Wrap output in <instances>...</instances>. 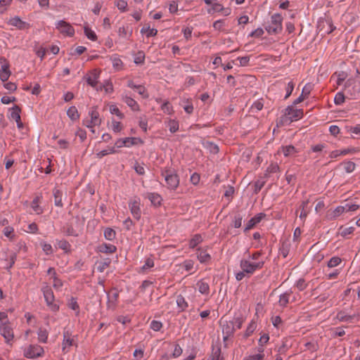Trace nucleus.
I'll return each mask as SVG.
<instances>
[{
    "label": "nucleus",
    "mask_w": 360,
    "mask_h": 360,
    "mask_svg": "<svg viewBox=\"0 0 360 360\" xmlns=\"http://www.w3.org/2000/svg\"><path fill=\"white\" fill-rule=\"evenodd\" d=\"M162 175L165 177L167 186L170 190H176L179 184V178L174 171L165 170Z\"/></svg>",
    "instance_id": "5"
},
{
    "label": "nucleus",
    "mask_w": 360,
    "mask_h": 360,
    "mask_svg": "<svg viewBox=\"0 0 360 360\" xmlns=\"http://www.w3.org/2000/svg\"><path fill=\"white\" fill-rule=\"evenodd\" d=\"M161 110L167 115H172L174 112L172 105L168 101H165L162 103Z\"/></svg>",
    "instance_id": "40"
},
{
    "label": "nucleus",
    "mask_w": 360,
    "mask_h": 360,
    "mask_svg": "<svg viewBox=\"0 0 360 360\" xmlns=\"http://www.w3.org/2000/svg\"><path fill=\"white\" fill-rule=\"evenodd\" d=\"M108 126L109 129H111L115 134L121 132L124 129L123 124L120 122L117 121L115 119L111 120V122L110 123L108 124Z\"/></svg>",
    "instance_id": "26"
},
{
    "label": "nucleus",
    "mask_w": 360,
    "mask_h": 360,
    "mask_svg": "<svg viewBox=\"0 0 360 360\" xmlns=\"http://www.w3.org/2000/svg\"><path fill=\"white\" fill-rule=\"evenodd\" d=\"M336 319L338 320L340 322H348L351 323L352 322V320L354 319L353 316L348 315L345 311H340L336 315Z\"/></svg>",
    "instance_id": "31"
},
{
    "label": "nucleus",
    "mask_w": 360,
    "mask_h": 360,
    "mask_svg": "<svg viewBox=\"0 0 360 360\" xmlns=\"http://www.w3.org/2000/svg\"><path fill=\"white\" fill-rule=\"evenodd\" d=\"M202 237L200 234L194 235L189 241V248L191 249L195 248L198 245L202 242Z\"/></svg>",
    "instance_id": "36"
},
{
    "label": "nucleus",
    "mask_w": 360,
    "mask_h": 360,
    "mask_svg": "<svg viewBox=\"0 0 360 360\" xmlns=\"http://www.w3.org/2000/svg\"><path fill=\"white\" fill-rule=\"evenodd\" d=\"M176 304L181 310H184L188 307V303L181 295L177 296Z\"/></svg>",
    "instance_id": "50"
},
{
    "label": "nucleus",
    "mask_w": 360,
    "mask_h": 360,
    "mask_svg": "<svg viewBox=\"0 0 360 360\" xmlns=\"http://www.w3.org/2000/svg\"><path fill=\"white\" fill-rule=\"evenodd\" d=\"M197 258L200 263H207L211 260V256L205 248L197 249Z\"/></svg>",
    "instance_id": "16"
},
{
    "label": "nucleus",
    "mask_w": 360,
    "mask_h": 360,
    "mask_svg": "<svg viewBox=\"0 0 360 360\" xmlns=\"http://www.w3.org/2000/svg\"><path fill=\"white\" fill-rule=\"evenodd\" d=\"M101 122L102 120L96 107L91 108L88 112V117L83 120V124L87 128L100 126Z\"/></svg>",
    "instance_id": "3"
},
{
    "label": "nucleus",
    "mask_w": 360,
    "mask_h": 360,
    "mask_svg": "<svg viewBox=\"0 0 360 360\" xmlns=\"http://www.w3.org/2000/svg\"><path fill=\"white\" fill-rule=\"evenodd\" d=\"M345 334V331L342 328L338 327L332 330V336L333 338L341 337Z\"/></svg>",
    "instance_id": "56"
},
{
    "label": "nucleus",
    "mask_w": 360,
    "mask_h": 360,
    "mask_svg": "<svg viewBox=\"0 0 360 360\" xmlns=\"http://www.w3.org/2000/svg\"><path fill=\"white\" fill-rule=\"evenodd\" d=\"M279 151L282 152L285 157L292 156L298 153V150L291 145L281 147Z\"/></svg>",
    "instance_id": "30"
},
{
    "label": "nucleus",
    "mask_w": 360,
    "mask_h": 360,
    "mask_svg": "<svg viewBox=\"0 0 360 360\" xmlns=\"http://www.w3.org/2000/svg\"><path fill=\"white\" fill-rule=\"evenodd\" d=\"M264 103L262 101H257L253 103L251 106V111L252 112H257L263 108Z\"/></svg>",
    "instance_id": "52"
},
{
    "label": "nucleus",
    "mask_w": 360,
    "mask_h": 360,
    "mask_svg": "<svg viewBox=\"0 0 360 360\" xmlns=\"http://www.w3.org/2000/svg\"><path fill=\"white\" fill-rule=\"evenodd\" d=\"M165 124L168 127L171 133H175L179 130V122L174 119H167L165 121Z\"/></svg>",
    "instance_id": "28"
},
{
    "label": "nucleus",
    "mask_w": 360,
    "mask_h": 360,
    "mask_svg": "<svg viewBox=\"0 0 360 360\" xmlns=\"http://www.w3.org/2000/svg\"><path fill=\"white\" fill-rule=\"evenodd\" d=\"M354 226H349V227H344L341 226L339 229V233L340 236L343 237H346L347 236L353 233L354 231Z\"/></svg>",
    "instance_id": "42"
},
{
    "label": "nucleus",
    "mask_w": 360,
    "mask_h": 360,
    "mask_svg": "<svg viewBox=\"0 0 360 360\" xmlns=\"http://www.w3.org/2000/svg\"><path fill=\"white\" fill-rule=\"evenodd\" d=\"M262 253L260 251L253 252L247 259L240 261V266L246 274L252 275L256 271L263 268L264 260L262 257Z\"/></svg>",
    "instance_id": "1"
},
{
    "label": "nucleus",
    "mask_w": 360,
    "mask_h": 360,
    "mask_svg": "<svg viewBox=\"0 0 360 360\" xmlns=\"http://www.w3.org/2000/svg\"><path fill=\"white\" fill-rule=\"evenodd\" d=\"M283 18L280 14H274L271 18V22L266 27V30L269 34H277L282 31Z\"/></svg>",
    "instance_id": "4"
},
{
    "label": "nucleus",
    "mask_w": 360,
    "mask_h": 360,
    "mask_svg": "<svg viewBox=\"0 0 360 360\" xmlns=\"http://www.w3.org/2000/svg\"><path fill=\"white\" fill-rule=\"evenodd\" d=\"M56 26L60 33L69 37L73 36L75 33L73 27L68 22L64 20L58 21Z\"/></svg>",
    "instance_id": "11"
},
{
    "label": "nucleus",
    "mask_w": 360,
    "mask_h": 360,
    "mask_svg": "<svg viewBox=\"0 0 360 360\" xmlns=\"http://www.w3.org/2000/svg\"><path fill=\"white\" fill-rule=\"evenodd\" d=\"M122 142L125 147L129 148L134 145L138 144H143V141L138 137H127L123 139V140H120L119 142Z\"/></svg>",
    "instance_id": "20"
},
{
    "label": "nucleus",
    "mask_w": 360,
    "mask_h": 360,
    "mask_svg": "<svg viewBox=\"0 0 360 360\" xmlns=\"http://www.w3.org/2000/svg\"><path fill=\"white\" fill-rule=\"evenodd\" d=\"M150 326L154 331H159L162 327V323L160 321L153 320L151 321Z\"/></svg>",
    "instance_id": "59"
},
{
    "label": "nucleus",
    "mask_w": 360,
    "mask_h": 360,
    "mask_svg": "<svg viewBox=\"0 0 360 360\" xmlns=\"http://www.w3.org/2000/svg\"><path fill=\"white\" fill-rule=\"evenodd\" d=\"M67 115L72 121L78 120L79 118V114L75 106L70 107L67 110Z\"/></svg>",
    "instance_id": "33"
},
{
    "label": "nucleus",
    "mask_w": 360,
    "mask_h": 360,
    "mask_svg": "<svg viewBox=\"0 0 360 360\" xmlns=\"http://www.w3.org/2000/svg\"><path fill=\"white\" fill-rule=\"evenodd\" d=\"M13 0H0V14L4 13L11 5Z\"/></svg>",
    "instance_id": "51"
},
{
    "label": "nucleus",
    "mask_w": 360,
    "mask_h": 360,
    "mask_svg": "<svg viewBox=\"0 0 360 360\" xmlns=\"http://www.w3.org/2000/svg\"><path fill=\"white\" fill-rule=\"evenodd\" d=\"M115 6L121 12H125L127 10V1L126 0H117L115 1Z\"/></svg>",
    "instance_id": "47"
},
{
    "label": "nucleus",
    "mask_w": 360,
    "mask_h": 360,
    "mask_svg": "<svg viewBox=\"0 0 360 360\" xmlns=\"http://www.w3.org/2000/svg\"><path fill=\"white\" fill-rule=\"evenodd\" d=\"M98 250L100 252L112 254L115 252L117 250L116 247L111 244H102L98 247Z\"/></svg>",
    "instance_id": "29"
},
{
    "label": "nucleus",
    "mask_w": 360,
    "mask_h": 360,
    "mask_svg": "<svg viewBox=\"0 0 360 360\" xmlns=\"http://www.w3.org/2000/svg\"><path fill=\"white\" fill-rule=\"evenodd\" d=\"M141 200L138 197H134L129 202V207L132 216L137 220L141 218V212L140 208Z\"/></svg>",
    "instance_id": "10"
},
{
    "label": "nucleus",
    "mask_w": 360,
    "mask_h": 360,
    "mask_svg": "<svg viewBox=\"0 0 360 360\" xmlns=\"http://www.w3.org/2000/svg\"><path fill=\"white\" fill-rule=\"evenodd\" d=\"M195 288L201 293L202 295L208 297L210 295V285L205 281V279H201L196 283Z\"/></svg>",
    "instance_id": "15"
},
{
    "label": "nucleus",
    "mask_w": 360,
    "mask_h": 360,
    "mask_svg": "<svg viewBox=\"0 0 360 360\" xmlns=\"http://www.w3.org/2000/svg\"><path fill=\"white\" fill-rule=\"evenodd\" d=\"M117 153L115 146H108L106 149L99 151L96 153L98 158H102L104 156L110 154H115Z\"/></svg>",
    "instance_id": "34"
},
{
    "label": "nucleus",
    "mask_w": 360,
    "mask_h": 360,
    "mask_svg": "<svg viewBox=\"0 0 360 360\" xmlns=\"http://www.w3.org/2000/svg\"><path fill=\"white\" fill-rule=\"evenodd\" d=\"M118 34L121 37H127V36H131V30L129 31L128 27H120L118 30Z\"/></svg>",
    "instance_id": "57"
},
{
    "label": "nucleus",
    "mask_w": 360,
    "mask_h": 360,
    "mask_svg": "<svg viewBox=\"0 0 360 360\" xmlns=\"http://www.w3.org/2000/svg\"><path fill=\"white\" fill-rule=\"evenodd\" d=\"M42 292L44 294V297L45 301L46 302L47 306L52 311H57L59 309V305L54 302V295L52 290L48 285H46L42 288Z\"/></svg>",
    "instance_id": "6"
},
{
    "label": "nucleus",
    "mask_w": 360,
    "mask_h": 360,
    "mask_svg": "<svg viewBox=\"0 0 360 360\" xmlns=\"http://www.w3.org/2000/svg\"><path fill=\"white\" fill-rule=\"evenodd\" d=\"M115 231L110 228L104 230V236L108 240H112L115 238Z\"/></svg>",
    "instance_id": "49"
},
{
    "label": "nucleus",
    "mask_w": 360,
    "mask_h": 360,
    "mask_svg": "<svg viewBox=\"0 0 360 360\" xmlns=\"http://www.w3.org/2000/svg\"><path fill=\"white\" fill-rule=\"evenodd\" d=\"M3 232L6 237L8 238L11 240L13 239L15 235H14V229L13 227L6 226L4 229Z\"/></svg>",
    "instance_id": "54"
},
{
    "label": "nucleus",
    "mask_w": 360,
    "mask_h": 360,
    "mask_svg": "<svg viewBox=\"0 0 360 360\" xmlns=\"http://www.w3.org/2000/svg\"><path fill=\"white\" fill-rule=\"evenodd\" d=\"M7 24L15 27L18 30H25L29 28L30 25L25 21H22L18 16L11 18Z\"/></svg>",
    "instance_id": "13"
},
{
    "label": "nucleus",
    "mask_w": 360,
    "mask_h": 360,
    "mask_svg": "<svg viewBox=\"0 0 360 360\" xmlns=\"http://www.w3.org/2000/svg\"><path fill=\"white\" fill-rule=\"evenodd\" d=\"M345 101V94L342 92V91H340V92H338L335 96V98H334V103L335 105H342Z\"/></svg>",
    "instance_id": "45"
},
{
    "label": "nucleus",
    "mask_w": 360,
    "mask_h": 360,
    "mask_svg": "<svg viewBox=\"0 0 360 360\" xmlns=\"http://www.w3.org/2000/svg\"><path fill=\"white\" fill-rule=\"evenodd\" d=\"M20 109L18 106L15 105L11 110V118L15 121L18 129L23 127V124L20 119Z\"/></svg>",
    "instance_id": "17"
},
{
    "label": "nucleus",
    "mask_w": 360,
    "mask_h": 360,
    "mask_svg": "<svg viewBox=\"0 0 360 360\" xmlns=\"http://www.w3.org/2000/svg\"><path fill=\"white\" fill-rule=\"evenodd\" d=\"M359 205L354 203H345L337 207L333 212V218H336L345 212H355L359 210Z\"/></svg>",
    "instance_id": "8"
},
{
    "label": "nucleus",
    "mask_w": 360,
    "mask_h": 360,
    "mask_svg": "<svg viewBox=\"0 0 360 360\" xmlns=\"http://www.w3.org/2000/svg\"><path fill=\"white\" fill-rule=\"evenodd\" d=\"M38 340L40 342L46 343L47 342L49 332L46 329L40 328L37 331Z\"/></svg>",
    "instance_id": "35"
},
{
    "label": "nucleus",
    "mask_w": 360,
    "mask_h": 360,
    "mask_svg": "<svg viewBox=\"0 0 360 360\" xmlns=\"http://www.w3.org/2000/svg\"><path fill=\"white\" fill-rule=\"evenodd\" d=\"M290 293L291 292H286L280 296L278 302L281 306L285 307L288 304L289 302Z\"/></svg>",
    "instance_id": "41"
},
{
    "label": "nucleus",
    "mask_w": 360,
    "mask_h": 360,
    "mask_svg": "<svg viewBox=\"0 0 360 360\" xmlns=\"http://www.w3.org/2000/svg\"><path fill=\"white\" fill-rule=\"evenodd\" d=\"M41 248L43 251L46 253V255H51L53 252L52 246L50 244L43 243H41Z\"/></svg>",
    "instance_id": "61"
},
{
    "label": "nucleus",
    "mask_w": 360,
    "mask_h": 360,
    "mask_svg": "<svg viewBox=\"0 0 360 360\" xmlns=\"http://www.w3.org/2000/svg\"><path fill=\"white\" fill-rule=\"evenodd\" d=\"M118 298V292L117 291H112L108 294L109 302L115 304Z\"/></svg>",
    "instance_id": "63"
},
{
    "label": "nucleus",
    "mask_w": 360,
    "mask_h": 360,
    "mask_svg": "<svg viewBox=\"0 0 360 360\" xmlns=\"http://www.w3.org/2000/svg\"><path fill=\"white\" fill-rule=\"evenodd\" d=\"M145 197L148 198L154 206L160 205L162 200L161 195L157 193H147Z\"/></svg>",
    "instance_id": "23"
},
{
    "label": "nucleus",
    "mask_w": 360,
    "mask_h": 360,
    "mask_svg": "<svg viewBox=\"0 0 360 360\" xmlns=\"http://www.w3.org/2000/svg\"><path fill=\"white\" fill-rule=\"evenodd\" d=\"M224 10V7L221 4L214 2L213 5L212 6V8L209 9L207 11L209 13H211L212 12H221Z\"/></svg>",
    "instance_id": "55"
},
{
    "label": "nucleus",
    "mask_w": 360,
    "mask_h": 360,
    "mask_svg": "<svg viewBox=\"0 0 360 360\" xmlns=\"http://www.w3.org/2000/svg\"><path fill=\"white\" fill-rule=\"evenodd\" d=\"M264 356L263 354H252L245 357L244 360H263Z\"/></svg>",
    "instance_id": "64"
},
{
    "label": "nucleus",
    "mask_w": 360,
    "mask_h": 360,
    "mask_svg": "<svg viewBox=\"0 0 360 360\" xmlns=\"http://www.w3.org/2000/svg\"><path fill=\"white\" fill-rule=\"evenodd\" d=\"M179 104L187 114L193 113L194 108L191 98L183 97Z\"/></svg>",
    "instance_id": "19"
},
{
    "label": "nucleus",
    "mask_w": 360,
    "mask_h": 360,
    "mask_svg": "<svg viewBox=\"0 0 360 360\" xmlns=\"http://www.w3.org/2000/svg\"><path fill=\"white\" fill-rule=\"evenodd\" d=\"M1 60H3V63L0 70V79L2 82H6L11 75L9 70L10 66L6 59L1 58Z\"/></svg>",
    "instance_id": "14"
},
{
    "label": "nucleus",
    "mask_w": 360,
    "mask_h": 360,
    "mask_svg": "<svg viewBox=\"0 0 360 360\" xmlns=\"http://www.w3.org/2000/svg\"><path fill=\"white\" fill-rule=\"evenodd\" d=\"M84 34L86 37L91 41H96L97 39L95 32L87 26L84 27Z\"/></svg>",
    "instance_id": "44"
},
{
    "label": "nucleus",
    "mask_w": 360,
    "mask_h": 360,
    "mask_svg": "<svg viewBox=\"0 0 360 360\" xmlns=\"http://www.w3.org/2000/svg\"><path fill=\"white\" fill-rule=\"evenodd\" d=\"M57 245L59 248L68 252L70 250V245L66 240H59L57 243Z\"/></svg>",
    "instance_id": "60"
},
{
    "label": "nucleus",
    "mask_w": 360,
    "mask_h": 360,
    "mask_svg": "<svg viewBox=\"0 0 360 360\" xmlns=\"http://www.w3.org/2000/svg\"><path fill=\"white\" fill-rule=\"evenodd\" d=\"M256 328H257L256 322L254 320H252L245 330V336L249 337L250 335H251L253 333V332L255 330Z\"/></svg>",
    "instance_id": "46"
},
{
    "label": "nucleus",
    "mask_w": 360,
    "mask_h": 360,
    "mask_svg": "<svg viewBox=\"0 0 360 360\" xmlns=\"http://www.w3.org/2000/svg\"><path fill=\"white\" fill-rule=\"evenodd\" d=\"M100 89L102 90V89H104V91L107 93V94H110V93H112V91H113V87H112V84L110 82H106L105 84H104L103 86H100Z\"/></svg>",
    "instance_id": "62"
},
{
    "label": "nucleus",
    "mask_w": 360,
    "mask_h": 360,
    "mask_svg": "<svg viewBox=\"0 0 360 360\" xmlns=\"http://www.w3.org/2000/svg\"><path fill=\"white\" fill-rule=\"evenodd\" d=\"M74 345V338L71 336L68 331L63 333V351L68 352V349Z\"/></svg>",
    "instance_id": "18"
},
{
    "label": "nucleus",
    "mask_w": 360,
    "mask_h": 360,
    "mask_svg": "<svg viewBox=\"0 0 360 360\" xmlns=\"http://www.w3.org/2000/svg\"><path fill=\"white\" fill-rule=\"evenodd\" d=\"M308 203V200L303 201L300 207L302 210L300 215V218L303 221L305 220L308 213L309 212V210L307 208Z\"/></svg>",
    "instance_id": "39"
},
{
    "label": "nucleus",
    "mask_w": 360,
    "mask_h": 360,
    "mask_svg": "<svg viewBox=\"0 0 360 360\" xmlns=\"http://www.w3.org/2000/svg\"><path fill=\"white\" fill-rule=\"evenodd\" d=\"M141 33L146 34L147 37H154L158 34V30L154 28H150L149 26H144L141 30Z\"/></svg>",
    "instance_id": "37"
},
{
    "label": "nucleus",
    "mask_w": 360,
    "mask_h": 360,
    "mask_svg": "<svg viewBox=\"0 0 360 360\" xmlns=\"http://www.w3.org/2000/svg\"><path fill=\"white\" fill-rule=\"evenodd\" d=\"M303 116V110L302 109H296L293 107H288L285 110L283 116L281 118V122L284 124H288L293 121L300 120Z\"/></svg>",
    "instance_id": "2"
},
{
    "label": "nucleus",
    "mask_w": 360,
    "mask_h": 360,
    "mask_svg": "<svg viewBox=\"0 0 360 360\" xmlns=\"http://www.w3.org/2000/svg\"><path fill=\"white\" fill-rule=\"evenodd\" d=\"M351 86L352 84L349 81L346 82L345 84V89L347 90V94L349 96V98L356 99L359 91L356 89L355 86H352V89H350L349 87H351Z\"/></svg>",
    "instance_id": "25"
},
{
    "label": "nucleus",
    "mask_w": 360,
    "mask_h": 360,
    "mask_svg": "<svg viewBox=\"0 0 360 360\" xmlns=\"http://www.w3.org/2000/svg\"><path fill=\"white\" fill-rule=\"evenodd\" d=\"M265 215L262 213H259L255 217L250 219L246 224L245 231H249L252 229L256 224L259 223Z\"/></svg>",
    "instance_id": "22"
},
{
    "label": "nucleus",
    "mask_w": 360,
    "mask_h": 360,
    "mask_svg": "<svg viewBox=\"0 0 360 360\" xmlns=\"http://www.w3.org/2000/svg\"><path fill=\"white\" fill-rule=\"evenodd\" d=\"M222 331L223 334L226 335L225 338H227L235 331L234 324L232 322L224 323L222 325Z\"/></svg>",
    "instance_id": "27"
},
{
    "label": "nucleus",
    "mask_w": 360,
    "mask_h": 360,
    "mask_svg": "<svg viewBox=\"0 0 360 360\" xmlns=\"http://www.w3.org/2000/svg\"><path fill=\"white\" fill-rule=\"evenodd\" d=\"M341 259L338 257H332L328 262V266L329 268H333L338 266L341 262Z\"/></svg>",
    "instance_id": "53"
},
{
    "label": "nucleus",
    "mask_w": 360,
    "mask_h": 360,
    "mask_svg": "<svg viewBox=\"0 0 360 360\" xmlns=\"http://www.w3.org/2000/svg\"><path fill=\"white\" fill-rule=\"evenodd\" d=\"M0 334L7 344H11L14 338V333L11 323H0Z\"/></svg>",
    "instance_id": "7"
},
{
    "label": "nucleus",
    "mask_w": 360,
    "mask_h": 360,
    "mask_svg": "<svg viewBox=\"0 0 360 360\" xmlns=\"http://www.w3.org/2000/svg\"><path fill=\"white\" fill-rule=\"evenodd\" d=\"M154 266V262L151 258H148L145 261V264L138 271L140 274H146L149 269Z\"/></svg>",
    "instance_id": "32"
},
{
    "label": "nucleus",
    "mask_w": 360,
    "mask_h": 360,
    "mask_svg": "<svg viewBox=\"0 0 360 360\" xmlns=\"http://www.w3.org/2000/svg\"><path fill=\"white\" fill-rule=\"evenodd\" d=\"M43 354V347L37 345H30L24 349V356L28 359H34Z\"/></svg>",
    "instance_id": "9"
},
{
    "label": "nucleus",
    "mask_w": 360,
    "mask_h": 360,
    "mask_svg": "<svg viewBox=\"0 0 360 360\" xmlns=\"http://www.w3.org/2000/svg\"><path fill=\"white\" fill-rule=\"evenodd\" d=\"M109 111L111 114L117 115L121 120L124 117V114L119 110L117 106L115 104H110L109 105Z\"/></svg>",
    "instance_id": "38"
},
{
    "label": "nucleus",
    "mask_w": 360,
    "mask_h": 360,
    "mask_svg": "<svg viewBox=\"0 0 360 360\" xmlns=\"http://www.w3.org/2000/svg\"><path fill=\"white\" fill-rule=\"evenodd\" d=\"M100 75V71L98 70H93L90 71L85 76L86 82L89 85L91 86L96 89L97 90L98 88L97 87L98 84V79L99 78Z\"/></svg>",
    "instance_id": "12"
},
{
    "label": "nucleus",
    "mask_w": 360,
    "mask_h": 360,
    "mask_svg": "<svg viewBox=\"0 0 360 360\" xmlns=\"http://www.w3.org/2000/svg\"><path fill=\"white\" fill-rule=\"evenodd\" d=\"M41 199H42L41 195H37L33 199V200L32 201V203H31V207L32 208L33 211L37 214H40L43 213V212H44L42 207L40 206Z\"/></svg>",
    "instance_id": "21"
},
{
    "label": "nucleus",
    "mask_w": 360,
    "mask_h": 360,
    "mask_svg": "<svg viewBox=\"0 0 360 360\" xmlns=\"http://www.w3.org/2000/svg\"><path fill=\"white\" fill-rule=\"evenodd\" d=\"M111 61L112 67L115 70H120L122 69L123 63L120 58L113 56L111 58Z\"/></svg>",
    "instance_id": "43"
},
{
    "label": "nucleus",
    "mask_w": 360,
    "mask_h": 360,
    "mask_svg": "<svg viewBox=\"0 0 360 360\" xmlns=\"http://www.w3.org/2000/svg\"><path fill=\"white\" fill-rule=\"evenodd\" d=\"M122 101L133 110L139 111L140 107L138 103L132 98L124 96L122 97Z\"/></svg>",
    "instance_id": "24"
},
{
    "label": "nucleus",
    "mask_w": 360,
    "mask_h": 360,
    "mask_svg": "<svg viewBox=\"0 0 360 360\" xmlns=\"http://www.w3.org/2000/svg\"><path fill=\"white\" fill-rule=\"evenodd\" d=\"M343 165H344V169L347 173L352 172L355 169V164L353 162H350V161L346 162L343 164Z\"/></svg>",
    "instance_id": "58"
},
{
    "label": "nucleus",
    "mask_w": 360,
    "mask_h": 360,
    "mask_svg": "<svg viewBox=\"0 0 360 360\" xmlns=\"http://www.w3.org/2000/svg\"><path fill=\"white\" fill-rule=\"evenodd\" d=\"M53 195H54V198H55V205L58 207H62L63 203H62V199H61V197H62L61 191L59 190H55L53 192Z\"/></svg>",
    "instance_id": "48"
}]
</instances>
